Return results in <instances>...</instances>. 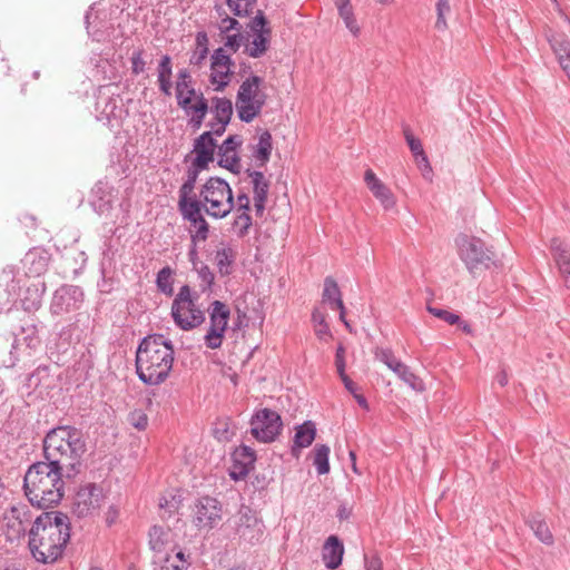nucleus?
I'll use <instances>...</instances> for the list:
<instances>
[{
    "mask_svg": "<svg viewBox=\"0 0 570 570\" xmlns=\"http://www.w3.org/2000/svg\"><path fill=\"white\" fill-rule=\"evenodd\" d=\"M70 540V519L60 511L42 512L28 531V548L32 558L52 564L62 558Z\"/></svg>",
    "mask_w": 570,
    "mask_h": 570,
    "instance_id": "nucleus-1",
    "label": "nucleus"
},
{
    "mask_svg": "<svg viewBox=\"0 0 570 570\" xmlns=\"http://www.w3.org/2000/svg\"><path fill=\"white\" fill-rule=\"evenodd\" d=\"M86 452L87 440L83 432L71 425L53 428L43 439L45 461L65 470L67 479L80 473Z\"/></svg>",
    "mask_w": 570,
    "mask_h": 570,
    "instance_id": "nucleus-2",
    "label": "nucleus"
},
{
    "mask_svg": "<svg viewBox=\"0 0 570 570\" xmlns=\"http://www.w3.org/2000/svg\"><path fill=\"white\" fill-rule=\"evenodd\" d=\"M174 363L173 343L161 334L144 337L136 352V372L141 382L159 385L168 377Z\"/></svg>",
    "mask_w": 570,
    "mask_h": 570,
    "instance_id": "nucleus-3",
    "label": "nucleus"
},
{
    "mask_svg": "<svg viewBox=\"0 0 570 570\" xmlns=\"http://www.w3.org/2000/svg\"><path fill=\"white\" fill-rule=\"evenodd\" d=\"M66 471L39 461L29 466L23 478L24 494L32 505L49 508L58 504L65 493Z\"/></svg>",
    "mask_w": 570,
    "mask_h": 570,
    "instance_id": "nucleus-4",
    "label": "nucleus"
},
{
    "mask_svg": "<svg viewBox=\"0 0 570 570\" xmlns=\"http://www.w3.org/2000/svg\"><path fill=\"white\" fill-rule=\"evenodd\" d=\"M454 242L459 257L471 274L495 265V253L481 238L461 233Z\"/></svg>",
    "mask_w": 570,
    "mask_h": 570,
    "instance_id": "nucleus-5",
    "label": "nucleus"
},
{
    "mask_svg": "<svg viewBox=\"0 0 570 570\" xmlns=\"http://www.w3.org/2000/svg\"><path fill=\"white\" fill-rule=\"evenodd\" d=\"M198 199L204 212L213 218H224L234 208L233 190L228 183L219 177H210L202 187Z\"/></svg>",
    "mask_w": 570,
    "mask_h": 570,
    "instance_id": "nucleus-6",
    "label": "nucleus"
},
{
    "mask_svg": "<svg viewBox=\"0 0 570 570\" xmlns=\"http://www.w3.org/2000/svg\"><path fill=\"white\" fill-rule=\"evenodd\" d=\"M263 78L250 76L244 80L236 95V110L238 118L244 122H252L266 104V94L259 88Z\"/></svg>",
    "mask_w": 570,
    "mask_h": 570,
    "instance_id": "nucleus-7",
    "label": "nucleus"
},
{
    "mask_svg": "<svg viewBox=\"0 0 570 570\" xmlns=\"http://www.w3.org/2000/svg\"><path fill=\"white\" fill-rule=\"evenodd\" d=\"M197 297L191 296L188 285L179 288L171 304L174 323L183 331H190L205 322V313L196 305Z\"/></svg>",
    "mask_w": 570,
    "mask_h": 570,
    "instance_id": "nucleus-8",
    "label": "nucleus"
},
{
    "mask_svg": "<svg viewBox=\"0 0 570 570\" xmlns=\"http://www.w3.org/2000/svg\"><path fill=\"white\" fill-rule=\"evenodd\" d=\"M230 311L228 306L220 302L214 301L210 304L209 321L210 326L204 336L205 345L210 350L219 348L223 344L225 332L227 328Z\"/></svg>",
    "mask_w": 570,
    "mask_h": 570,
    "instance_id": "nucleus-9",
    "label": "nucleus"
},
{
    "mask_svg": "<svg viewBox=\"0 0 570 570\" xmlns=\"http://www.w3.org/2000/svg\"><path fill=\"white\" fill-rule=\"evenodd\" d=\"M33 521L28 505L19 504L11 507L3 514L7 540L13 542L20 540L26 534L28 535Z\"/></svg>",
    "mask_w": 570,
    "mask_h": 570,
    "instance_id": "nucleus-10",
    "label": "nucleus"
},
{
    "mask_svg": "<svg viewBox=\"0 0 570 570\" xmlns=\"http://www.w3.org/2000/svg\"><path fill=\"white\" fill-rule=\"evenodd\" d=\"M282 426V419L277 412L263 409L252 417L250 433L257 441L269 443L279 434Z\"/></svg>",
    "mask_w": 570,
    "mask_h": 570,
    "instance_id": "nucleus-11",
    "label": "nucleus"
},
{
    "mask_svg": "<svg viewBox=\"0 0 570 570\" xmlns=\"http://www.w3.org/2000/svg\"><path fill=\"white\" fill-rule=\"evenodd\" d=\"M104 500L105 495L99 485L95 483L86 484L76 493L72 507L73 513L78 518L91 515L101 507Z\"/></svg>",
    "mask_w": 570,
    "mask_h": 570,
    "instance_id": "nucleus-12",
    "label": "nucleus"
},
{
    "mask_svg": "<svg viewBox=\"0 0 570 570\" xmlns=\"http://www.w3.org/2000/svg\"><path fill=\"white\" fill-rule=\"evenodd\" d=\"M82 302L83 292L79 286L63 285L55 292L50 311L52 314L61 315L80 308Z\"/></svg>",
    "mask_w": 570,
    "mask_h": 570,
    "instance_id": "nucleus-13",
    "label": "nucleus"
},
{
    "mask_svg": "<svg viewBox=\"0 0 570 570\" xmlns=\"http://www.w3.org/2000/svg\"><path fill=\"white\" fill-rule=\"evenodd\" d=\"M222 519L219 502L210 497L200 498L194 509V524L199 529H213Z\"/></svg>",
    "mask_w": 570,
    "mask_h": 570,
    "instance_id": "nucleus-14",
    "label": "nucleus"
},
{
    "mask_svg": "<svg viewBox=\"0 0 570 570\" xmlns=\"http://www.w3.org/2000/svg\"><path fill=\"white\" fill-rule=\"evenodd\" d=\"M375 357L393 371L404 383L415 391L423 389L422 381L410 370V367L395 357L389 348H376Z\"/></svg>",
    "mask_w": 570,
    "mask_h": 570,
    "instance_id": "nucleus-15",
    "label": "nucleus"
},
{
    "mask_svg": "<svg viewBox=\"0 0 570 570\" xmlns=\"http://www.w3.org/2000/svg\"><path fill=\"white\" fill-rule=\"evenodd\" d=\"M233 61L223 48L216 49L212 55L210 81L216 85L215 90L222 91L229 82L230 66Z\"/></svg>",
    "mask_w": 570,
    "mask_h": 570,
    "instance_id": "nucleus-16",
    "label": "nucleus"
},
{
    "mask_svg": "<svg viewBox=\"0 0 570 570\" xmlns=\"http://www.w3.org/2000/svg\"><path fill=\"white\" fill-rule=\"evenodd\" d=\"M263 523L257 519L255 513L246 507H243L238 513L236 532L248 542L258 541L263 535Z\"/></svg>",
    "mask_w": 570,
    "mask_h": 570,
    "instance_id": "nucleus-17",
    "label": "nucleus"
},
{
    "mask_svg": "<svg viewBox=\"0 0 570 570\" xmlns=\"http://www.w3.org/2000/svg\"><path fill=\"white\" fill-rule=\"evenodd\" d=\"M217 148V142L213 138L212 131L203 132L198 138L195 139L194 142V153L196 157L193 163L196 167L208 168L209 163L214 161L215 149Z\"/></svg>",
    "mask_w": 570,
    "mask_h": 570,
    "instance_id": "nucleus-18",
    "label": "nucleus"
},
{
    "mask_svg": "<svg viewBox=\"0 0 570 570\" xmlns=\"http://www.w3.org/2000/svg\"><path fill=\"white\" fill-rule=\"evenodd\" d=\"M19 284L14 279V268L7 266L0 275V312L9 309L16 301Z\"/></svg>",
    "mask_w": 570,
    "mask_h": 570,
    "instance_id": "nucleus-19",
    "label": "nucleus"
},
{
    "mask_svg": "<svg viewBox=\"0 0 570 570\" xmlns=\"http://www.w3.org/2000/svg\"><path fill=\"white\" fill-rule=\"evenodd\" d=\"M322 302L328 304L332 309L340 311V320L347 330L352 331L350 323L345 318V306L342 301V294L336 281L328 276L324 279V288L322 293Z\"/></svg>",
    "mask_w": 570,
    "mask_h": 570,
    "instance_id": "nucleus-20",
    "label": "nucleus"
},
{
    "mask_svg": "<svg viewBox=\"0 0 570 570\" xmlns=\"http://www.w3.org/2000/svg\"><path fill=\"white\" fill-rule=\"evenodd\" d=\"M76 330L75 324L61 328L58 334V340L53 345L49 347L50 357H55L56 363H65L67 357L70 355L71 346L73 344V331Z\"/></svg>",
    "mask_w": 570,
    "mask_h": 570,
    "instance_id": "nucleus-21",
    "label": "nucleus"
},
{
    "mask_svg": "<svg viewBox=\"0 0 570 570\" xmlns=\"http://www.w3.org/2000/svg\"><path fill=\"white\" fill-rule=\"evenodd\" d=\"M364 180L367 188L372 191L374 197L380 200L384 208L389 209L394 206L395 200L391 189L376 177L372 169L365 171Z\"/></svg>",
    "mask_w": 570,
    "mask_h": 570,
    "instance_id": "nucleus-22",
    "label": "nucleus"
},
{
    "mask_svg": "<svg viewBox=\"0 0 570 570\" xmlns=\"http://www.w3.org/2000/svg\"><path fill=\"white\" fill-rule=\"evenodd\" d=\"M112 188L108 184L98 181L91 191V206L99 215L107 214L112 208Z\"/></svg>",
    "mask_w": 570,
    "mask_h": 570,
    "instance_id": "nucleus-23",
    "label": "nucleus"
},
{
    "mask_svg": "<svg viewBox=\"0 0 570 570\" xmlns=\"http://www.w3.org/2000/svg\"><path fill=\"white\" fill-rule=\"evenodd\" d=\"M316 436V428L312 421H306L295 429L292 454L298 458L301 450L309 446Z\"/></svg>",
    "mask_w": 570,
    "mask_h": 570,
    "instance_id": "nucleus-24",
    "label": "nucleus"
},
{
    "mask_svg": "<svg viewBox=\"0 0 570 570\" xmlns=\"http://www.w3.org/2000/svg\"><path fill=\"white\" fill-rule=\"evenodd\" d=\"M48 261L49 257L45 250L33 248L24 255L22 264L27 269V274L31 276H39L46 272Z\"/></svg>",
    "mask_w": 570,
    "mask_h": 570,
    "instance_id": "nucleus-25",
    "label": "nucleus"
},
{
    "mask_svg": "<svg viewBox=\"0 0 570 570\" xmlns=\"http://www.w3.org/2000/svg\"><path fill=\"white\" fill-rule=\"evenodd\" d=\"M343 543L335 535L328 537L324 544L323 560L328 569H336L342 563Z\"/></svg>",
    "mask_w": 570,
    "mask_h": 570,
    "instance_id": "nucleus-26",
    "label": "nucleus"
},
{
    "mask_svg": "<svg viewBox=\"0 0 570 570\" xmlns=\"http://www.w3.org/2000/svg\"><path fill=\"white\" fill-rule=\"evenodd\" d=\"M171 76H173V63L171 58L168 55L161 56L158 67H157V77H158V86L159 90L165 96H171Z\"/></svg>",
    "mask_w": 570,
    "mask_h": 570,
    "instance_id": "nucleus-27",
    "label": "nucleus"
},
{
    "mask_svg": "<svg viewBox=\"0 0 570 570\" xmlns=\"http://www.w3.org/2000/svg\"><path fill=\"white\" fill-rule=\"evenodd\" d=\"M178 209L183 218L189 222L195 228L206 222L203 215L204 208L200 199H193L187 204H178Z\"/></svg>",
    "mask_w": 570,
    "mask_h": 570,
    "instance_id": "nucleus-28",
    "label": "nucleus"
},
{
    "mask_svg": "<svg viewBox=\"0 0 570 570\" xmlns=\"http://www.w3.org/2000/svg\"><path fill=\"white\" fill-rule=\"evenodd\" d=\"M206 168L196 167L194 163H191V166L187 169V178L185 183L179 188V199L178 204H187L188 202H191L193 199H198L196 195H194V188L195 184L197 181L198 175L202 170H205Z\"/></svg>",
    "mask_w": 570,
    "mask_h": 570,
    "instance_id": "nucleus-29",
    "label": "nucleus"
},
{
    "mask_svg": "<svg viewBox=\"0 0 570 570\" xmlns=\"http://www.w3.org/2000/svg\"><path fill=\"white\" fill-rule=\"evenodd\" d=\"M550 45L559 60L560 66L570 79V42L562 36H558L550 39Z\"/></svg>",
    "mask_w": 570,
    "mask_h": 570,
    "instance_id": "nucleus-30",
    "label": "nucleus"
},
{
    "mask_svg": "<svg viewBox=\"0 0 570 570\" xmlns=\"http://www.w3.org/2000/svg\"><path fill=\"white\" fill-rule=\"evenodd\" d=\"M527 524L533 531L534 535L544 544L553 543V535L540 513H534L528 517Z\"/></svg>",
    "mask_w": 570,
    "mask_h": 570,
    "instance_id": "nucleus-31",
    "label": "nucleus"
},
{
    "mask_svg": "<svg viewBox=\"0 0 570 570\" xmlns=\"http://www.w3.org/2000/svg\"><path fill=\"white\" fill-rule=\"evenodd\" d=\"M550 249L561 274H566L570 269V248L561 239L553 238Z\"/></svg>",
    "mask_w": 570,
    "mask_h": 570,
    "instance_id": "nucleus-32",
    "label": "nucleus"
},
{
    "mask_svg": "<svg viewBox=\"0 0 570 570\" xmlns=\"http://www.w3.org/2000/svg\"><path fill=\"white\" fill-rule=\"evenodd\" d=\"M193 78L187 69H180L177 75L176 81V98L177 104L181 109L190 107V97H184L185 90L193 87Z\"/></svg>",
    "mask_w": 570,
    "mask_h": 570,
    "instance_id": "nucleus-33",
    "label": "nucleus"
},
{
    "mask_svg": "<svg viewBox=\"0 0 570 570\" xmlns=\"http://www.w3.org/2000/svg\"><path fill=\"white\" fill-rule=\"evenodd\" d=\"M208 101L202 92H199V96L197 97V101L195 104H190V107L184 109L187 114L193 112L189 124L195 130L202 127L203 121L208 112Z\"/></svg>",
    "mask_w": 570,
    "mask_h": 570,
    "instance_id": "nucleus-34",
    "label": "nucleus"
},
{
    "mask_svg": "<svg viewBox=\"0 0 570 570\" xmlns=\"http://www.w3.org/2000/svg\"><path fill=\"white\" fill-rule=\"evenodd\" d=\"M272 31H263L253 33L254 39L250 43H246V53L252 58H259L265 55L268 49Z\"/></svg>",
    "mask_w": 570,
    "mask_h": 570,
    "instance_id": "nucleus-35",
    "label": "nucleus"
},
{
    "mask_svg": "<svg viewBox=\"0 0 570 570\" xmlns=\"http://www.w3.org/2000/svg\"><path fill=\"white\" fill-rule=\"evenodd\" d=\"M272 149V135L266 130L259 135L258 144L253 153V156L259 163V167L265 166L269 161Z\"/></svg>",
    "mask_w": 570,
    "mask_h": 570,
    "instance_id": "nucleus-36",
    "label": "nucleus"
},
{
    "mask_svg": "<svg viewBox=\"0 0 570 570\" xmlns=\"http://www.w3.org/2000/svg\"><path fill=\"white\" fill-rule=\"evenodd\" d=\"M212 112L215 115V120L229 124L233 116V104L227 98L214 97L212 99Z\"/></svg>",
    "mask_w": 570,
    "mask_h": 570,
    "instance_id": "nucleus-37",
    "label": "nucleus"
},
{
    "mask_svg": "<svg viewBox=\"0 0 570 570\" xmlns=\"http://www.w3.org/2000/svg\"><path fill=\"white\" fill-rule=\"evenodd\" d=\"M196 48L189 59V63L193 66H202L204 60L208 56V36L206 32L200 31L196 35Z\"/></svg>",
    "mask_w": 570,
    "mask_h": 570,
    "instance_id": "nucleus-38",
    "label": "nucleus"
},
{
    "mask_svg": "<svg viewBox=\"0 0 570 570\" xmlns=\"http://www.w3.org/2000/svg\"><path fill=\"white\" fill-rule=\"evenodd\" d=\"M168 530L163 528L161 525H153L149 529V548L157 553L164 551L167 542H168Z\"/></svg>",
    "mask_w": 570,
    "mask_h": 570,
    "instance_id": "nucleus-39",
    "label": "nucleus"
},
{
    "mask_svg": "<svg viewBox=\"0 0 570 570\" xmlns=\"http://www.w3.org/2000/svg\"><path fill=\"white\" fill-rule=\"evenodd\" d=\"M330 448L325 444H317L314 449L313 463L318 474H326L330 472L328 463Z\"/></svg>",
    "mask_w": 570,
    "mask_h": 570,
    "instance_id": "nucleus-40",
    "label": "nucleus"
},
{
    "mask_svg": "<svg viewBox=\"0 0 570 570\" xmlns=\"http://www.w3.org/2000/svg\"><path fill=\"white\" fill-rule=\"evenodd\" d=\"M336 6L346 28L352 33L356 35L358 32V27L356 24V20L354 19L350 0H336Z\"/></svg>",
    "mask_w": 570,
    "mask_h": 570,
    "instance_id": "nucleus-41",
    "label": "nucleus"
},
{
    "mask_svg": "<svg viewBox=\"0 0 570 570\" xmlns=\"http://www.w3.org/2000/svg\"><path fill=\"white\" fill-rule=\"evenodd\" d=\"M248 177L252 178L254 197H266L268 194L269 183L264 174L257 170L247 169Z\"/></svg>",
    "mask_w": 570,
    "mask_h": 570,
    "instance_id": "nucleus-42",
    "label": "nucleus"
},
{
    "mask_svg": "<svg viewBox=\"0 0 570 570\" xmlns=\"http://www.w3.org/2000/svg\"><path fill=\"white\" fill-rule=\"evenodd\" d=\"M156 285L157 288L165 295L171 296L174 294L173 269L169 266L163 267L157 273Z\"/></svg>",
    "mask_w": 570,
    "mask_h": 570,
    "instance_id": "nucleus-43",
    "label": "nucleus"
},
{
    "mask_svg": "<svg viewBox=\"0 0 570 570\" xmlns=\"http://www.w3.org/2000/svg\"><path fill=\"white\" fill-rule=\"evenodd\" d=\"M234 261L232 248H222L216 252L215 262L220 275L230 274L229 266Z\"/></svg>",
    "mask_w": 570,
    "mask_h": 570,
    "instance_id": "nucleus-44",
    "label": "nucleus"
},
{
    "mask_svg": "<svg viewBox=\"0 0 570 570\" xmlns=\"http://www.w3.org/2000/svg\"><path fill=\"white\" fill-rule=\"evenodd\" d=\"M227 6L237 17H248L253 13L257 0H226Z\"/></svg>",
    "mask_w": 570,
    "mask_h": 570,
    "instance_id": "nucleus-45",
    "label": "nucleus"
},
{
    "mask_svg": "<svg viewBox=\"0 0 570 570\" xmlns=\"http://www.w3.org/2000/svg\"><path fill=\"white\" fill-rule=\"evenodd\" d=\"M252 217L249 213L242 212L233 222V229L239 238H244L252 227Z\"/></svg>",
    "mask_w": 570,
    "mask_h": 570,
    "instance_id": "nucleus-46",
    "label": "nucleus"
},
{
    "mask_svg": "<svg viewBox=\"0 0 570 570\" xmlns=\"http://www.w3.org/2000/svg\"><path fill=\"white\" fill-rule=\"evenodd\" d=\"M232 459L234 462L246 463V465L253 468L256 461V454L252 448L242 445L234 451Z\"/></svg>",
    "mask_w": 570,
    "mask_h": 570,
    "instance_id": "nucleus-47",
    "label": "nucleus"
},
{
    "mask_svg": "<svg viewBox=\"0 0 570 570\" xmlns=\"http://www.w3.org/2000/svg\"><path fill=\"white\" fill-rule=\"evenodd\" d=\"M436 21L435 29L444 31L448 28L446 16L451 12L449 0H438L436 2Z\"/></svg>",
    "mask_w": 570,
    "mask_h": 570,
    "instance_id": "nucleus-48",
    "label": "nucleus"
},
{
    "mask_svg": "<svg viewBox=\"0 0 570 570\" xmlns=\"http://www.w3.org/2000/svg\"><path fill=\"white\" fill-rule=\"evenodd\" d=\"M243 144V139L238 135L228 136L224 142L218 147L219 156H227L232 154H236V149L240 147Z\"/></svg>",
    "mask_w": 570,
    "mask_h": 570,
    "instance_id": "nucleus-49",
    "label": "nucleus"
},
{
    "mask_svg": "<svg viewBox=\"0 0 570 570\" xmlns=\"http://www.w3.org/2000/svg\"><path fill=\"white\" fill-rule=\"evenodd\" d=\"M248 28L253 33L272 31L271 28L268 27V21L262 10H258L256 16L249 21Z\"/></svg>",
    "mask_w": 570,
    "mask_h": 570,
    "instance_id": "nucleus-50",
    "label": "nucleus"
},
{
    "mask_svg": "<svg viewBox=\"0 0 570 570\" xmlns=\"http://www.w3.org/2000/svg\"><path fill=\"white\" fill-rule=\"evenodd\" d=\"M249 39V33H243L240 31L234 33V35H227L225 47L232 49L233 51H237L240 46L246 45Z\"/></svg>",
    "mask_w": 570,
    "mask_h": 570,
    "instance_id": "nucleus-51",
    "label": "nucleus"
},
{
    "mask_svg": "<svg viewBox=\"0 0 570 570\" xmlns=\"http://www.w3.org/2000/svg\"><path fill=\"white\" fill-rule=\"evenodd\" d=\"M428 311L435 317L441 318L451 325L460 322V316L458 314H454L446 309L428 306Z\"/></svg>",
    "mask_w": 570,
    "mask_h": 570,
    "instance_id": "nucleus-52",
    "label": "nucleus"
},
{
    "mask_svg": "<svg viewBox=\"0 0 570 570\" xmlns=\"http://www.w3.org/2000/svg\"><path fill=\"white\" fill-rule=\"evenodd\" d=\"M240 158L237 154H232L227 156H220L218 165L223 168L230 170L232 173L238 174L240 168Z\"/></svg>",
    "mask_w": 570,
    "mask_h": 570,
    "instance_id": "nucleus-53",
    "label": "nucleus"
},
{
    "mask_svg": "<svg viewBox=\"0 0 570 570\" xmlns=\"http://www.w3.org/2000/svg\"><path fill=\"white\" fill-rule=\"evenodd\" d=\"M252 469L253 468L246 465V463H237L233 461V464L229 469V476L235 481L243 480L248 475Z\"/></svg>",
    "mask_w": 570,
    "mask_h": 570,
    "instance_id": "nucleus-54",
    "label": "nucleus"
},
{
    "mask_svg": "<svg viewBox=\"0 0 570 570\" xmlns=\"http://www.w3.org/2000/svg\"><path fill=\"white\" fill-rule=\"evenodd\" d=\"M404 137L415 158L424 154L421 141L412 135L409 128L404 129Z\"/></svg>",
    "mask_w": 570,
    "mask_h": 570,
    "instance_id": "nucleus-55",
    "label": "nucleus"
},
{
    "mask_svg": "<svg viewBox=\"0 0 570 570\" xmlns=\"http://www.w3.org/2000/svg\"><path fill=\"white\" fill-rule=\"evenodd\" d=\"M131 61V72L135 76L140 75L146 69V61L142 59V50H135L130 58Z\"/></svg>",
    "mask_w": 570,
    "mask_h": 570,
    "instance_id": "nucleus-56",
    "label": "nucleus"
},
{
    "mask_svg": "<svg viewBox=\"0 0 570 570\" xmlns=\"http://www.w3.org/2000/svg\"><path fill=\"white\" fill-rule=\"evenodd\" d=\"M198 277L200 278L202 281V286H203V291H206L207 288H209L213 283H214V274L213 272L210 271V268L207 266V265H203L199 269H198Z\"/></svg>",
    "mask_w": 570,
    "mask_h": 570,
    "instance_id": "nucleus-57",
    "label": "nucleus"
},
{
    "mask_svg": "<svg viewBox=\"0 0 570 570\" xmlns=\"http://www.w3.org/2000/svg\"><path fill=\"white\" fill-rule=\"evenodd\" d=\"M219 30L222 33H228L232 30H235L238 32L242 30V24L235 18L226 17V18L222 19L220 24H219Z\"/></svg>",
    "mask_w": 570,
    "mask_h": 570,
    "instance_id": "nucleus-58",
    "label": "nucleus"
},
{
    "mask_svg": "<svg viewBox=\"0 0 570 570\" xmlns=\"http://www.w3.org/2000/svg\"><path fill=\"white\" fill-rule=\"evenodd\" d=\"M416 160V165L417 167L420 168L421 173H422V176L430 180L431 179V173H432V168L429 164V160H428V157L425 154L419 156L415 158Z\"/></svg>",
    "mask_w": 570,
    "mask_h": 570,
    "instance_id": "nucleus-59",
    "label": "nucleus"
},
{
    "mask_svg": "<svg viewBox=\"0 0 570 570\" xmlns=\"http://www.w3.org/2000/svg\"><path fill=\"white\" fill-rule=\"evenodd\" d=\"M345 348L340 345L336 350V354H335V365H336V370H337V373L338 375H343L345 374Z\"/></svg>",
    "mask_w": 570,
    "mask_h": 570,
    "instance_id": "nucleus-60",
    "label": "nucleus"
},
{
    "mask_svg": "<svg viewBox=\"0 0 570 570\" xmlns=\"http://www.w3.org/2000/svg\"><path fill=\"white\" fill-rule=\"evenodd\" d=\"M130 423L137 430H145L148 424L147 415L144 413H132L130 416Z\"/></svg>",
    "mask_w": 570,
    "mask_h": 570,
    "instance_id": "nucleus-61",
    "label": "nucleus"
},
{
    "mask_svg": "<svg viewBox=\"0 0 570 570\" xmlns=\"http://www.w3.org/2000/svg\"><path fill=\"white\" fill-rule=\"evenodd\" d=\"M250 210V199L247 194H239L237 196V212H246Z\"/></svg>",
    "mask_w": 570,
    "mask_h": 570,
    "instance_id": "nucleus-62",
    "label": "nucleus"
},
{
    "mask_svg": "<svg viewBox=\"0 0 570 570\" xmlns=\"http://www.w3.org/2000/svg\"><path fill=\"white\" fill-rule=\"evenodd\" d=\"M159 507L161 509H166L169 512V514H171L178 509L179 501L176 500L175 497H173L171 500L161 499L159 502Z\"/></svg>",
    "mask_w": 570,
    "mask_h": 570,
    "instance_id": "nucleus-63",
    "label": "nucleus"
},
{
    "mask_svg": "<svg viewBox=\"0 0 570 570\" xmlns=\"http://www.w3.org/2000/svg\"><path fill=\"white\" fill-rule=\"evenodd\" d=\"M208 232H209L208 223L205 222V223L200 224V226H198L196 228V234L193 236V240H196V239L206 240L208 237Z\"/></svg>",
    "mask_w": 570,
    "mask_h": 570,
    "instance_id": "nucleus-64",
    "label": "nucleus"
}]
</instances>
